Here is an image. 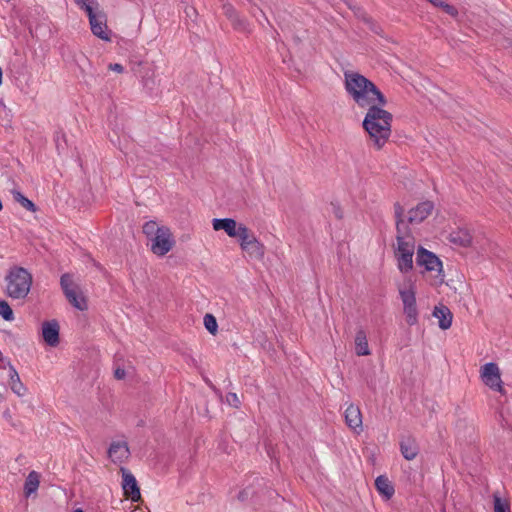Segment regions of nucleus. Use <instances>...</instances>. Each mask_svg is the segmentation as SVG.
<instances>
[{
    "instance_id": "nucleus-1",
    "label": "nucleus",
    "mask_w": 512,
    "mask_h": 512,
    "mask_svg": "<svg viewBox=\"0 0 512 512\" xmlns=\"http://www.w3.org/2000/svg\"><path fill=\"white\" fill-rule=\"evenodd\" d=\"M344 85L348 95L362 109H369L373 105L386 106L387 104L386 97L378 87L358 72L345 71Z\"/></svg>"
},
{
    "instance_id": "nucleus-2",
    "label": "nucleus",
    "mask_w": 512,
    "mask_h": 512,
    "mask_svg": "<svg viewBox=\"0 0 512 512\" xmlns=\"http://www.w3.org/2000/svg\"><path fill=\"white\" fill-rule=\"evenodd\" d=\"M394 213L396 218V247L395 258L398 269L402 273H407L413 268V255L415 250V240L409 233L407 224L403 219L404 208L399 204H394Z\"/></svg>"
},
{
    "instance_id": "nucleus-3",
    "label": "nucleus",
    "mask_w": 512,
    "mask_h": 512,
    "mask_svg": "<svg viewBox=\"0 0 512 512\" xmlns=\"http://www.w3.org/2000/svg\"><path fill=\"white\" fill-rule=\"evenodd\" d=\"M383 107L373 105L367 109L362 122L363 129L368 133L377 150H380L391 136L393 116Z\"/></svg>"
},
{
    "instance_id": "nucleus-4",
    "label": "nucleus",
    "mask_w": 512,
    "mask_h": 512,
    "mask_svg": "<svg viewBox=\"0 0 512 512\" xmlns=\"http://www.w3.org/2000/svg\"><path fill=\"white\" fill-rule=\"evenodd\" d=\"M6 294L12 299H24L30 292L32 286L31 273L20 266H13L9 269L6 277Z\"/></svg>"
},
{
    "instance_id": "nucleus-5",
    "label": "nucleus",
    "mask_w": 512,
    "mask_h": 512,
    "mask_svg": "<svg viewBox=\"0 0 512 512\" xmlns=\"http://www.w3.org/2000/svg\"><path fill=\"white\" fill-rule=\"evenodd\" d=\"M399 295L403 303V311L406 322L414 325L417 322L418 311L416 306V285L411 278H406L398 287Z\"/></svg>"
},
{
    "instance_id": "nucleus-6",
    "label": "nucleus",
    "mask_w": 512,
    "mask_h": 512,
    "mask_svg": "<svg viewBox=\"0 0 512 512\" xmlns=\"http://www.w3.org/2000/svg\"><path fill=\"white\" fill-rule=\"evenodd\" d=\"M60 285L64 295L72 306L81 311L87 309L86 299L79 290V287L74 283L71 274H63L60 278Z\"/></svg>"
},
{
    "instance_id": "nucleus-7",
    "label": "nucleus",
    "mask_w": 512,
    "mask_h": 512,
    "mask_svg": "<svg viewBox=\"0 0 512 512\" xmlns=\"http://www.w3.org/2000/svg\"><path fill=\"white\" fill-rule=\"evenodd\" d=\"M416 264L424 267L425 271L436 272L435 277L438 279L437 283L444 281L442 262L434 253L423 247H419L416 255Z\"/></svg>"
},
{
    "instance_id": "nucleus-8",
    "label": "nucleus",
    "mask_w": 512,
    "mask_h": 512,
    "mask_svg": "<svg viewBox=\"0 0 512 512\" xmlns=\"http://www.w3.org/2000/svg\"><path fill=\"white\" fill-rule=\"evenodd\" d=\"M480 374L481 379L486 386L494 391L500 392L501 394H505L503 382L501 380V373L496 363L490 362L483 365L481 367Z\"/></svg>"
},
{
    "instance_id": "nucleus-9",
    "label": "nucleus",
    "mask_w": 512,
    "mask_h": 512,
    "mask_svg": "<svg viewBox=\"0 0 512 512\" xmlns=\"http://www.w3.org/2000/svg\"><path fill=\"white\" fill-rule=\"evenodd\" d=\"M85 12L89 18L92 33L102 40L109 41L110 36L107 31L106 16L101 13H95L89 4L86 5Z\"/></svg>"
},
{
    "instance_id": "nucleus-10",
    "label": "nucleus",
    "mask_w": 512,
    "mask_h": 512,
    "mask_svg": "<svg viewBox=\"0 0 512 512\" xmlns=\"http://www.w3.org/2000/svg\"><path fill=\"white\" fill-rule=\"evenodd\" d=\"M120 472L122 474L121 484L125 497L133 502H138L141 499V493L135 476L124 467L120 468Z\"/></svg>"
},
{
    "instance_id": "nucleus-11",
    "label": "nucleus",
    "mask_w": 512,
    "mask_h": 512,
    "mask_svg": "<svg viewBox=\"0 0 512 512\" xmlns=\"http://www.w3.org/2000/svg\"><path fill=\"white\" fill-rule=\"evenodd\" d=\"M173 244L170 230L168 228L160 229L159 234L152 239L151 250L158 256H164L172 249Z\"/></svg>"
},
{
    "instance_id": "nucleus-12",
    "label": "nucleus",
    "mask_w": 512,
    "mask_h": 512,
    "mask_svg": "<svg viewBox=\"0 0 512 512\" xmlns=\"http://www.w3.org/2000/svg\"><path fill=\"white\" fill-rule=\"evenodd\" d=\"M59 329V323L56 320L43 322L42 337L47 345L55 347L59 344Z\"/></svg>"
},
{
    "instance_id": "nucleus-13",
    "label": "nucleus",
    "mask_w": 512,
    "mask_h": 512,
    "mask_svg": "<svg viewBox=\"0 0 512 512\" xmlns=\"http://www.w3.org/2000/svg\"><path fill=\"white\" fill-rule=\"evenodd\" d=\"M129 455L130 450L125 441L112 442L108 449V456L113 463H122L128 459Z\"/></svg>"
},
{
    "instance_id": "nucleus-14",
    "label": "nucleus",
    "mask_w": 512,
    "mask_h": 512,
    "mask_svg": "<svg viewBox=\"0 0 512 512\" xmlns=\"http://www.w3.org/2000/svg\"><path fill=\"white\" fill-rule=\"evenodd\" d=\"M433 204L430 201L422 202L409 211L408 223L418 224L425 220L432 212Z\"/></svg>"
},
{
    "instance_id": "nucleus-15",
    "label": "nucleus",
    "mask_w": 512,
    "mask_h": 512,
    "mask_svg": "<svg viewBox=\"0 0 512 512\" xmlns=\"http://www.w3.org/2000/svg\"><path fill=\"white\" fill-rule=\"evenodd\" d=\"M345 421L347 426L354 430H362V414L358 406L350 404L345 410Z\"/></svg>"
},
{
    "instance_id": "nucleus-16",
    "label": "nucleus",
    "mask_w": 512,
    "mask_h": 512,
    "mask_svg": "<svg viewBox=\"0 0 512 512\" xmlns=\"http://www.w3.org/2000/svg\"><path fill=\"white\" fill-rule=\"evenodd\" d=\"M241 223H237L232 218L213 219L212 226L215 231L224 230L229 237H236L239 226Z\"/></svg>"
},
{
    "instance_id": "nucleus-17",
    "label": "nucleus",
    "mask_w": 512,
    "mask_h": 512,
    "mask_svg": "<svg viewBox=\"0 0 512 512\" xmlns=\"http://www.w3.org/2000/svg\"><path fill=\"white\" fill-rule=\"evenodd\" d=\"M400 452L406 460H413L419 453V446L415 438L407 436L400 441Z\"/></svg>"
},
{
    "instance_id": "nucleus-18",
    "label": "nucleus",
    "mask_w": 512,
    "mask_h": 512,
    "mask_svg": "<svg viewBox=\"0 0 512 512\" xmlns=\"http://www.w3.org/2000/svg\"><path fill=\"white\" fill-rule=\"evenodd\" d=\"M433 316L438 319V325L442 330H447L452 325L453 315L444 305L435 306Z\"/></svg>"
},
{
    "instance_id": "nucleus-19",
    "label": "nucleus",
    "mask_w": 512,
    "mask_h": 512,
    "mask_svg": "<svg viewBox=\"0 0 512 512\" xmlns=\"http://www.w3.org/2000/svg\"><path fill=\"white\" fill-rule=\"evenodd\" d=\"M375 487L386 499H390L394 495V487L390 480L384 475H380L376 478Z\"/></svg>"
},
{
    "instance_id": "nucleus-20",
    "label": "nucleus",
    "mask_w": 512,
    "mask_h": 512,
    "mask_svg": "<svg viewBox=\"0 0 512 512\" xmlns=\"http://www.w3.org/2000/svg\"><path fill=\"white\" fill-rule=\"evenodd\" d=\"M224 14L227 16V18L231 21L232 25L235 29L238 30H245L246 29V22L245 20L241 19L234 7L226 3L223 5Z\"/></svg>"
},
{
    "instance_id": "nucleus-21",
    "label": "nucleus",
    "mask_w": 512,
    "mask_h": 512,
    "mask_svg": "<svg viewBox=\"0 0 512 512\" xmlns=\"http://www.w3.org/2000/svg\"><path fill=\"white\" fill-rule=\"evenodd\" d=\"M355 352L358 356H367L371 353L366 333L362 329L358 330L355 336Z\"/></svg>"
},
{
    "instance_id": "nucleus-22",
    "label": "nucleus",
    "mask_w": 512,
    "mask_h": 512,
    "mask_svg": "<svg viewBox=\"0 0 512 512\" xmlns=\"http://www.w3.org/2000/svg\"><path fill=\"white\" fill-rule=\"evenodd\" d=\"M450 241L462 247H468L472 243V236L466 229H459L450 234Z\"/></svg>"
},
{
    "instance_id": "nucleus-23",
    "label": "nucleus",
    "mask_w": 512,
    "mask_h": 512,
    "mask_svg": "<svg viewBox=\"0 0 512 512\" xmlns=\"http://www.w3.org/2000/svg\"><path fill=\"white\" fill-rule=\"evenodd\" d=\"M242 250L246 252L249 255V257L258 260L262 259L265 253L264 245L257 238L252 240Z\"/></svg>"
},
{
    "instance_id": "nucleus-24",
    "label": "nucleus",
    "mask_w": 512,
    "mask_h": 512,
    "mask_svg": "<svg viewBox=\"0 0 512 512\" xmlns=\"http://www.w3.org/2000/svg\"><path fill=\"white\" fill-rule=\"evenodd\" d=\"M9 370H10L9 385H10L12 391L15 394H17L18 396H23L25 394L26 389H25L24 385L22 384L17 371L15 370V368L12 365L9 366Z\"/></svg>"
},
{
    "instance_id": "nucleus-25",
    "label": "nucleus",
    "mask_w": 512,
    "mask_h": 512,
    "mask_svg": "<svg viewBox=\"0 0 512 512\" xmlns=\"http://www.w3.org/2000/svg\"><path fill=\"white\" fill-rule=\"evenodd\" d=\"M40 480L39 474L36 471H31L24 484V493L26 497H29L32 493H35L39 487Z\"/></svg>"
},
{
    "instance_id": "nucleus-26",
    "label": "nucleus",
    "mask_w": 512,
    "mask_h": 512,
    "mask_svg": "<svg viewBox=\"0 0 512 512\" xmlns=\"http://www.w3.org/2000/svg\"><path fill=\"white\" fill-rule=\"evenodd\" d=\"M239 241L241 249L256 238L254 233L244 224H240L236 237Z\"/></svg>"
},
{
    "instance_id": "nucleus-27",
    "label": "nucleus",
    "mask_w": 512,
    "mask_h": 512,
    "mask_svg": "<svg viewBox=\"0 0 512 512\" xmlns=\"http://www.w3.org/2000/svg\"><path fill=\"white\" fill-rule=\"evenodd\" d=\"M11 194L13 196V199L16 202H18L23 208H25L28 211H32V212L36 211L35 204L31 200L26 198L19 190L12 189Z\"/></svg>"
},
{
    "instance_id": "nucleus-28",
    "label": "nucleus",
    "mask_w": 512,
    "mask_h": 512,
    "mask_svg": "<svg viewBox=\"0 0 512 512\" xmlns=\"http://www.w3.org/2000/svg\"><path fill=\"white\" fill-rule=\"evenodd\" d=\"M494 512H510V504L506 500H502L498 494L493 495Z\"/></svg>"
},
{
    "instance_id": "nucleus-29",
    "label": "nucleus",
    "mask_w": 512,
    "mask_h": 512,
    "mask_svg": "<svg viewBox=\"0 0 512 512\" xmlns=\"http://www.w3.org/2000/svg\"><path fill=\"white\" fill-rule=\"evenodd\" d=\"M204 326L212 335L217 333L218 324L216 318L212 314L208 313L204 316Z\"/></svg>"
},
{
    "instance_id": "nucleus-30",
    "label": "nucleus",
    "mask_w": 512,
    "mask_h": 512,
    "mask_svg": "<svg viewBox=\"0 0 512 512\" xmlns=\"http://www.w3.org/2000/svg\"><path fill=\"white\" fill-rule=\"evenodd\" d=\"M166 227H159L156 222L148 221L143 225V233L147 236H156L159 234L160 229H165Z\"/></svg>"
},
{
    "instance_id": "nucleus-31",
    "label": "nucleus",
    "mask_w": 512,
    "mask_h": 512,
    "mask_svg": "<svg viewBox=\"0 0 512 512\" xmlns=\"http://www.w3.org/2000/svg\"><path fill=\"white\" fill-rule=\"evenodd\" d=\"M431 4L434 5L435 7H439L441 9H443V11L445 13H447L448 15H450L452 17H457V15H458V10L454 6H452L446 2H443L441 0H435V3H431Z\"/></svg>"
},
{
    "instance_id": "nucleus-32",
    "label": "nucleus",
    "mask_w": 512,
    "mask_h": 512,
    "mask_svg": "<svg viewBox=\"0 0 512 512\" xmlns=\"http://www.w3.org/2000/svg\"><path fill=\"white\" fill-rule=\"evenodd\" d=\"M0 315L6 321H12L14 319V314L11 307L4 300H0Z\"/></svg>"
},
{
    "instance_id": "nucleus-33",
    "label": "nucleus",
    "mask_w": 512,
    "mask_h": 512,
    "mask_svg": "<svg viewBox=\"0 0 512 512\" xmlns=\"http://www.w3.org/2000/svg\"><path fill=\"white\" fill-rule=\"evenodd\" d=\"M226 402L234 408H239L241 405L239 396L233 392H230L226 395Z\"/></svg>"
},
{
    "instance_id": "nucleus-34",
    "label": "nucleus",
    "mask_w": 512,
    "mask_h": 512,
    "mask_svg": "<svg viewBox=\"0 0 512 512\" xmlns=\"http://www.w3.org/2000/svg\"><path fill=\"white\" fill-rule=\"evenodd\" d=\"M77 4L81 5V8H83L85 10L87 4H89L93 8L94 5H97V1L96 0H79V1H77Z\"/></svg>"
},
{
    "instance_id": "nucleus-35",
    "label": "nucleus",
    "mask_w": 512,
    "mask_h": 512,
    "mask_svg": "<svg viewBox=\"0 0 512 512\" xmlns=\"http://www.w3.org/2000/svg\"><path fill=\"white\" fill-rule=\"evenodd\" d=\"M125 375H126V372H125V370L123 368L118 367L114 371V376L118 380L124 379Z\"/></svg>"
},
{
    "instance_id": "nucleus-36",
    "label": "nucleus",
    "mask_w": 512,
    "mask_h": 512,
    "mask_svg": "<svg viewBox=\"0 0 512 512\" xmlns=\"http://www.w3.org/2000/svg\"><path fill=\"white\" fill-rule=\"evenodd\" d=\"M109 69L115 71V72H118V73H122L124 68L121 64H118V63H115V64H110L109 65Z\"/></svg>"
},
{
    "instance_id": "nucleus-37",
    "label": "nucleus",
    "mask_w": 512,
    "mask_h": 512,
    "mask_svg": "<svg viewBox=\"0 0 512 512\" xmlns=\"http://www.w3.org/2000/svg\"><path fill=\"white\" fill-rule=\"evenodd\" d=\"M248 492L246 490L239 493V499H243L245 495H247Z\"/></svg>"
},
{
    "instance_id": "nucleus-38",
    "label": "nucleus",
    "mask_w": 512,
    "mask_h": 512,
    "mask_svg": "<svg viewBox=\"0 0 512 512\" xmlns=\"http://www.w3.org/2000/svg\"><path fill=\"white\" fill-rule=\"evenodd\" d=\"M73 512H84L81 508H77L75 510H73Z\"/></svg>"
}]
</instances>
